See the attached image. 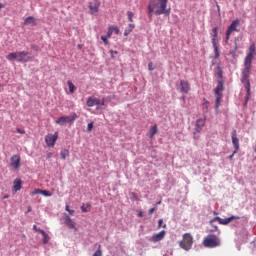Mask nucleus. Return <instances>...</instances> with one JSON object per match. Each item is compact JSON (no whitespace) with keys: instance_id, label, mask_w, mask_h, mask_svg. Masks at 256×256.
I'll return each mask as SVG.
<instances>
[{"instance_id":"19","label":"nucleus","mask_w":256,"mask_h":256,"mask_svg":"<svg viewBox=\"0 0 256 256\" xmlns=\"http://www.w3.org/2000/svg\"><path fill=\"white\" fill-rule=\"evenodd\" d=\"M86 105L87 107H95V105H101V100L94 97H88Z\"/></svg>"},{"instance_id":"35","label":"nucleus","mask_w":256,"mask_h":256,"mask_svg":"<svg viewBox=\"0 0 256 256\" xmlns=\"http://www.w3.org/2000/svg\"><path fill=\"white\" fill-rule=\"evenodd\" d=\"M111 35H113V26H110L109 28H108V31H107V37L108 38H111Z\"/></svg>"},{"instance_id":"17","label":"nucleus","mask_w":256,"mask_h":256,"mask_svg":"<svg viewBox=\"0 0 256 256\" xmlns=\"http://www.w3.org/2000/svg\"><path fill=\"white\" fill-rule=\"evenodd\" d=\"M232 144L234 145V153L239 151V138H237V130H233L232 132Z\"/></svg>"},{"instance_id":"52","label":"nucleus","mask_w":256,"mask_h":256,"mask_svg":"<svg viewBox=\"0 0 256 256\" xmlns=\"http://www.w3.org/2000/svg\"><path fill=\"white\" fill-rule=\"evenodd\" d=\"M31 211H32V208H31V206H28V210H27V213H31Z\"/></svg>"},{"instance_id":"30","label":"nucleus","mask_w":256,"mask_h":256,"mask_svg":"<svg viewBox=\"0 0 256 256\" xmlns=\"http://www.w3.org/2000/svg\"><path fill=\"white\" fill-rule=\"evenodd\" d=\"M247 94H246V101H245V105H247V103L249 102V99H251V86H249V89H246Z\"/></svg>"},{"instance_id":"5","label":"nucleus","mask_w":256,"mask_h":256,"mask_svg":"<svg viewBox=\"0 0 256 256\" xmlns=\"http://www.w3.org/2000/svg\"><path fill=\"white\" fill-rule=\"evenodd\" d=\"M225 87L223 86V80H220L214 89V93L216 95V109H219V105L221 103V99H223V90Z\"/></svg>"},{"instance_id":"34","label":"nucleus","mask_w":256,"mask_h":256,"mask_svg":"<svg viewBox=\"0 0 256 256\" xmlns=\"http://www.w3.org/2000/svg\"><path fill=\"white\" fill-rule=\"evenodd\" d=\"M41 195H44V197H51L53 194L47 190H42Z\"/></svg>"},{"instance_id":"24","label":"nucleus","mask_w":256,"mask_h":256,"mask_svg":"<svg viewBox=\"0 0 256 256\" xmlns=\"http://www.w3.org/2000/svg\"><path fill=\"white\" fill-rule=\"evenodd\" d=\"M38 233L43 235V243H44V245H47V243H49V239H50V237L47 234V232L45 230H38Z\"/></svg>"},{"instance_id":"31","label":"nucleus","mask_w":256,"mask_h":256,"mask_svg":"<svg viewBox=\"0 0 256 256\" xmlns=\"http://www.w3.org/2000/svg\"><path fill=\"white\" fill-rule=\"evenodd\" d=\"M248 55L254 57L255 55V44L250 45Z\"/></svg>"},{"instance_id":"32","label":"nucleus","mask_w":256,"mask_h":256,"mask_svg":"<svg viewBox=\"0 0 256 256\" xmlns=\"http://www.w3.org/2000/svg\"><path fill=\"white\" fill-rule=\"evenodd\" d=\"M127 15H128V19L131 23H133V17L135 16V14L131 11H128L127 12Z\"/></svg>"},{"instance_id":"40","label":"nucleus","mask_w":256,"mask_h":256,"mask_svg":"<svg viewBox=\"0 0 256 256\" xmlns=\"http://www.w3.org/2000/svg\"><path fill=\"white\" fill-rule=\"evenodd\" d=\"M109 53H110L112 59H115V55H117L119 52L110 50Z\"/></svg>"},{"instance_id":"41","label":"nucleus","mask_w":256,"mask_h":256,"mask_svg":"<svg viewBox=\"0 0 256 256\" xmlns=\"http://www.w3.org/2000/svg\"><path fill=\"white\" fill-rule=\"evenodd\" d=\"M87 131H88L89 133H91V132L93 131V122H91V123L88 124Z\"/></svg>"},{"instance_id":"3","label":"nucleus","mask_w":256,"mask_h":256,"mask_svg":"<svg viewBox=\"0 0 256 256\" xmlns=\"http://www.w3.org/2000/svg\"><path fill=\"white\" fill-rule=\"evenodd\" d=\"M193 243V235H191V233H184L182 235V240L179 241V247L184 251H191L193 248Z\"/></svg>"},{"instance_id":"60","label":"nucleus","mask_w":256,"mask_h":256,"mask_svg":"<svg viewBox=\"0 0 256 256\" xmlns=\"http://www.w3.org/2000/svg\"><path fill=\"white\" fill-rule=\"evenodd\" d=\"M9 196H4V199H8Z\"/></svg>"},{"instance_id":"9","label":"nucleus","mask_w":256,"mask_h":256,"mask_svg":"<svg viewBox=\"0 0 256 256\" xmlns=\"http://www.w3.org/2000/svg\"><path fill=\"white\" fill-rule=\"evenodd\" d=\"M10 165L14 171H19L21 168V156L19 154H14L10 158Z\"/></svg>"},{"instance_id":"61","label":"nucleus","mask_w":256,"mask_h":256,"mask_svg":"<svg viewBox=\"0 0 256 256\" xmlns=\"http://www.w3.org/2000/svg\"><path fill=\"white\" fill-rule=\"evenodd\" d=\"M0 87H2L1 83H0Z\"/></svg>"},{"instance_id":"1","label":"nucleus","mask_w":256,"mask_h":256,"mask_svg":"<svg viewBox=\"0 0 256 256\" xmlns=\"http://www.w3.org/2000/svg\"><path fill=\"white\" fill-rule=\"evenodd\" d=\"M167 3L169 0H150L148 4L149 17L155 15H169L171 9H167Z\"/></svg>"},{"instance_id":"43","label":"nucleus","mask_w":256,"mask_h":256,"mask_svg":"<svg viewBox=\"0 0 256 256\" xmlns=\"http://www.w3.org/2000/svg\"><path fill=\"white\" fill-rule=\"evenodd\" d=\"M161 227H163V219L158 221V229H161Z\"/></svg>"},{"instance_id":"15","label":"nucleus","mask_w":256,"mask_h":256,"mask_svg":"<svg viewBox=\"0 0 256 256\" xmlns=\"http://www.w3.org/2000/svg\"><path fill=\"white\" fill-rule=\"evenodd\" d=\"M191 90V85L189 84L188 81L186 80H181L180 81V93H189Z\"/></svg>"},{"instance_id":"48","label":"nucleus","mask_w":256,"mask_h":256,"mask_svg":"<svg viewBox=\"0 0 256 256\" xmlns=\"http://www.w3.org/2000/svg\"><path fill=\"white\" fill-rule=\"evenodd\" d=\"M17 133H21L22 135L25 134V130L17 129Z\"/></svg>"},{"instance_id":"6","label":"nucleus","mask_w":256,"mask_h":256,"mask_svg":"<svg viewBox=\"0 0 256 256\" xmlns=\"http://www.w3.org/2000/svg\"><path fill=\"white\" fill-rule=\"evenodd\" d=\"M75 119H77L76 113H73L71 116H61L56 120V125H65V123L71 125L75 122Z\"/></svg>"},{"instance_id":"14","label":"nucleus","mask_w":256,"mask_h":256,"mask_svg":"<svg viewBox=\"0 0 256 256\" xmlns=\"http://www.w3.org/2000/svg\"><path fill=\"white\" fill-rule=\"evenodd\" d=\"M64 223L66 227H68V229H74L75 231H77L76 223L73 219H71L69 215L64 216Z\"/></svg>"},{"instance_id":"23","label":"nucleus","mask_w":256,"mask_h":256,"mask_svg":"<svg viewBox=\"0 0 256 256\" xmlns=\"http://www.w3.org/2000/svg\"><path fill=\"white\" fill-rule=\"evenodd\" d=\"M214 49V59H219L221 57V53L219 52V43L212 44Z\"/></svg>"},{"instance_id":"21","label":"nucleus","mask_w":256,"mask_h":256,"mask_svg":"<svg viewBox=\"0 0 256 256\" xmlns=\"http://www.w3.org/2000/svg\"><path fill=\"white\" fill-rule=\"evenodd\" d=\"M22 186L23 180H21V178H16L13 182V190L15 191V193H17V191H21Z\"/></svg>"},{"instance_id":"29","label":"nucleus","mask_w":256,"mask_h":256,"mask_svg":"<svg viewBox=\"0 0 256 256\" xmlns=\"http://www.w3.org/2000/svg\"><path fill=\"white\" fill-rule=\"evenodd\" d=\"M67 84H68V89L70 93H75V84H73V82L70 80H68Z\"/></svg>"},{"instance_id":"42","label":"nucleus","mask_w":256,"mask_h":256,"mask_svg":"<svg viewBox=\"0 0 256 256\" xmlns=\"http://www.w3.org/2000/svg\"><path fill=\"white\" fill-rule=\"evenodd\" d=\"M113 33L119 35V28L117 26H113Z\"/></svg>"},{"instance_id":"49","label":"nucleus","mask_w":256,"mask_h":256,"mask_svg":"<svg viewBox=\"0 0 256 256\" xmlns=\"http://www.w3.org/2000/svg\"><path fill=\"white\" fill-rule=\"evenodd\" d=\"M129 33H131V30H125V32H124V35H125V37H127V35H129Z\"/></svg>"},{"instance_id":"58","label":"nucleus","mask_w":256,"mask_h":256,"mask_svg":"<svg viewBox=\"0 0 256 256\" xmlns=\"http://www.w3.org/2000/svg\"><path fill=\"white\" fill-rule=\"evenodd\" d=\"M181 100H182V101H185V96H182V97H181Z\"/></svg>"},{"instance_id":"8","label":"nucleus","mask_w":256,"mask_h":256,"mask_svg":"<svg viewBox=\"0 0 256 256\" xmlns=\"http://www.w3.org/2000/svg\"><path fill=\"white\" fill-rule=\"evenodd\" d=\"M57 139H59V132H55L54 134H48L45 137V143L47 147L53 148L55 147V143H57Z\"/></svg>"},{"instance_id":"20","label":"nucleus","mask_w":256,"mask_h":256,"mask_svg":"<svg viewBox=\"0 0 256 256\" xmlns=\"http://www.w3.org/2000/svg\"><path fill=\"white\" fill-rule=\"evenodd\" d=\"M219 29L217 27H214L212 29V32H211V41H212V44H215V43H219Z\"/></svg>"},{"instance_id":"39","label":"nucleus","mask_w":256,"mask_h":256,"mask_svg":"<svg viewBox=\"0 0 256 256\" xmlns=\"http://www.w3.org/2000/svg\"><path fill=\"white\" fill-rule=\"evenodd\" d=\"M65 211H68V212H69V215H73V214L75 213V210H71V209L69 208V205H66Z\"/></svg>"},{"instance_id":"51","label":"nucleus","mask_w":256,"mask_h":256,"mask_svg":"<svg viewBox=\"0 0 256 256\" xmlns=\"http://www.w3.org/2000/svg\"><path fill=\"white\" fill-rule=\"evenodd\" d=\"M235 152L232 153V155L229 156V159H233V157L235 156Z\"/></svg>"},{"instance_id":"4","label":"nucleus","mask_w":256,"mask_h":256,"mask_svg":"<svg viewBox=\"0 0 256 256\" xmlns=\"http://www.w3.org/2000/svg\"><path fill=\"white\" fill-rule=\"evenodd\" d=\"M202 245L208 249H215L221 245V240L216 235H208L203 239Z\"/></svg>"},{"instance_id":"33","label":"nucleus","mask_w":256,"mask_h":256,"mask_svg":"<svg viewBox=\"0 0 256 256\" xmlns=\"http://www.w3.org/2000/svg\"><path fill=\"white\" fill-rule=\"evenodd\" d=\"M93 256H103V252L101 251V245H99L98 250L93 254Z\"/></svg>"},{"instance_id":"50","label":"nucleus","mask_w":256,"mask_h":256,"mask_svg":"<svg viewBox=\"0 0 256 256\" xmlns=\"http://www.w3.org/2000/svg\"><path fill=\"white\" fill-rule=\"evenodd\" d=\"M130 29H135V25L134 24H129V26H128Z\"/></svg>"},{"instance_id":"12","label":"nucleus","mask_w":256,"mask_h":256,"mask_svg":"<svg viewBox=\"0 0 256 256\" xmlns=\"http://www.w3.org/2000/svg\"><path fill=\"white\" fill-rule=\"evenodd\" d=\"M99 7H101V2L97 0L88 3V8L90 9L91 15H97V13H99Z\"/></svg>"},{"instance_id":"28","label":"nucleus","mask_w":256,"mask_h":256,"mask_svg":"<svg viewBox=\"0 0 256 256\" xmlns=\"http://www.w3.org/2000/svg\"><path fill=\"white\" fill-rule=\"evenodd\" d=\"M60 157L63 160L67 159V157H69V150L67 149L62 150L60 153Z\"/></svg>"},{"instance_id":"11","label":"nucleus","mask_w":256,"mask_h":256,"mask_svg":"<svg viewBox=\"0 0 256 256\" xmlns=\"http://www.w3.org/2000/svg\"><path fill=\"white\" fill-rule=\"evenodd\" d=\"M251 71V68H244L242 71V83L245 87V89H248L249 91V86H251V82H249V73Z\"/></svg>"},{"instance_id":"38","label":"nucleus","mask_w":256,"mask_h":256,"mask_svg":"<svg viewBox=\"0 0 256 256\" xmlns=\"http://www.w3.org/2000/svg\"><path fill=\"white\" fill-rule=\"evenodd\" d=\"M41 193H42V190L41 189H35L31 194L32 195H41Z\"/></svg>"},{"instance_id":"27","label":"nucleus","mask_w":256,"mask_h":256,"mask_svg":"<svg viewBox=\"0 0 256 256\" xmlns=\"http://www.w3.org/2000/svg\"><path fill=\"white\" fill-rule=\"evenodd\" d=\"M202 111L203 113H209V101L204 100V103L202 104Z\"/></svg>"},{"instance_id":"26","label":"nucleus","mask_w":256,"mask_h":256,"mask_svg":"<svg viewBox=\"0 0 256 256\" xmlns=\"http://www.w3.org/2000/svg\"><path fill=\"white\" fill-rule=\"evenodd\" d=\"M82 213H89L91 211V204H83L81 206Z\"/></svg>"},{"instance_id":"16","label":"nucleus","mask_w":256,"mask_h":256,"mask_svg":"<svg viewBox=\"0 0 256 256\" xmlns=\"http://www.w3.org/2000/svg\"><path fill=\"white\" fill-rule=\"evenodd\" d=\"M205 118H200L196 120V125H195V133H201V131L203 130V127H205Z\"/></svg>"},{"instance_id":"56","label":"nucleus","mask_w":256,"mask_h":256,"mask_svg":"<svg viewBox=\"0 0 256 256\" xmlns=\"http://www.w3.org/2000/svg\"><path fill=\"white\" fill-rule=\"evenodd\" d=\"M126 30L130 31V33H131V31H133V29L130 27H128Z\"/></svg>"},{"instance_id":"2","label":"nucleus","mask_w":256,"mask_h":256,"mask_svg":"<svg viewBox=\"0 0 256 256\" xmlns=\"http://www.w3.org/2000/svg\"><path fill=\"white\" fill-rule=\"evenodd\" d=\"M8 61H17L18 63H29L33 57L29 56L27 51L11 52L6 56Z\"/></svg>"},{"instance_id":"59","label":"nucleus","mask_w":256,"mask_h":256,"mask_svg":"<svg viewBox=\"0 0 256 256\" xmlns=\"http://www.w3.org/2000/svg\"><path fill=\"white\" fill-rule=\"evenodd\" d=\"M157 205H161V201L157 202Z\"/></svg>"},{"instance_id":"57","label":"nucleus","mask_w":256,"mask_h":256,"mask_svg":"<svg viewBox=\"0 0 256 256\" xmlns=\"http://www.w3.org/2000/svg\"><path fill=\"white\" fill-rule=\"evenodd\" d=\"M162 227H163V229H166L167 228V224H164Z\"/></svg>"},{"instance_id":"25","label":"nucleus","mask_w":256,"mask_h":256,"mask_svg":"<svg viewBox=\"0 0 256 256\" xmlns=\"http://www.w3.org/2000/svg\"><path fill=\"white\" fill-rule=\"evenodd\" d=\"M157 131H158L157 124H155L154 126H152L150 128L149 138L153 139V137H155V135H157Z\"/></svg>"},{"instance_id":"45","label":"nucleus","mask_w":256,"mask_h":256,"mask_svg":"<svg viewBox=\"0 0 256 256\" xmlns=\"http://www.w3.org/2000/svg\"><path fill=\"white\" fill-rule=\"evenodd\" d=\"M148 213H149V215H153V213H155V208H150L148 210Z\"/></svg>"},{"instance_id":"54","label":"nucleus","mask_w":256,"mask_h":256,"mask_svg":"<svg viewBox=\"0 0 256 256\" xmlns=\"http://www.w3.org/2000/svg\"><path fill=\"white\" fill-rule=\"evenodd\" d=\"M99 105H105V100H102V101H100V104Z\"/></svg>"},{"instance_id":"22","label":"nucleus","mask_w":256,"mask_h":256,"mask_svg":"<svg viewBox=\"0 0 256 256\" xmlns=\"http://www.w3.org/2000/svg\"><path fill=\"white\" fill-rule=\"evenodd\" d=\"M251 63H253V56L247 54L244 60V67L251 69Z\"/></svg>"},{"instance_id":"55","label":"nucleus","mask_w":256,"mask_h":256,"mask_svg":"<svg viewBox=\"0 0 256 256\" xmlns=\"http://www.w3.org/2000/svg\"><path fill=\"white\" fill-rule=\"evenodd\" d=\"M126 30L130 31V33H131V31H133V29L130 27H128Z\"/></svg>"},{"instance_id":"10","label":"nucleus","mask_w":256,"mask_h":256,"mask_svg":"<svg viewBox=\"0 0 256 256\" xmlns=\"http://www.w3.org/2000/svg\"><path fill=\"white\" fill-rule=\"evenodd\" d=\"M239 219V216H231L228 218H224L222 219L221 217H215L212 221H210V224L213 225L214 221H218V223H220V225H229V223H231V221H235Z\"/></svg>"},{"instance_id":"7","label":"nucleus","mask_w":256,"mask_h":256,"mask_svg":"<svg viewBox=\"0 0 256 256\" xmlns=\"http://www.w3.org/2000/svg\"><path fill=\"white\" fill-rule=\"evenodd\" d=\"M239 23H240L239 19L232 21V23L230 24V26L226 31V41H229L234 31H236V33H239V29H237V27H239Z\"/></svg>"},{"instance_id":"46","label":"nucleus","mask_w":256,"mask_h":256,"mask_svg":"<svg viewBox=\"0 0 256 256\" xmlns=\"http://www.w3.org/2000/svg\"><path fill=\"white\" fill-rule=\"evenodd\" d=\"M53 157V153L49 152L46 154V159H51Z\"/></svg>"},{"instance_id":"47","label":"nucleus","mask_w":256,"mask_h":256,"mask_svg":"<svg viewBox=\"0 0 256 256\" xmlns=\"http://www.w3.org/2000/svg\"><path fill=\"white\" fill-rule=\"evenodd\" d=\"M137 213H138V217H143V211L138 210Z\"/></svg>"},{"instance_id":"37","label":"nucleus","mask_w":256,"mask_h":256,"mask_svg":"<svg viewBox=\"0 0 256 256\" xmlns=\"http://www.w3.org/2000/svg\"><path fill=\"white\" fill-rule=\"evenodd\" d=\"M148 69H149V71H155V65L153 64V62H150L148 64Z\"/></svg>"},{"instance_id":"36","label":"nucleus","mask_w":256,"mask_h":256,"mask_svg":"<svg viewBox=\"0 0 256 256\" xmlns=\"http://www.w3.org/2000/svg\"><path fill=\"white\" fill-rule=\"evenodd\" d=\"M109 37L107 36H101V40L103 41L104 45H109Z\"/></svg>"},{"instance_id":"44","label":"nucleus","mask_w":256,"mask_h":256,"mask_svg":"<svg viewBox=\"0 0 256 256\" xmlns=\"http://www.w3.org/2000/svg\"><path fill=\"white\" fill-rule=\"evenodd\" d=\"M33 229H34V231H36L37 233H39V231H43V229L37 228V225H34V226H33Z\"/></svg>"},{"instance_id":"53","label":"nucleus","mask_w":256,"mask_h":256,"mask_svg":"<svg viewBox=\"0 0 256 256\" xmlns=\"http://www.w3.org/2000/svg\"><path fill=\"white\" fill-rule=\"evenodd\" d=\"M4 7H5V4L0 3V9H4Z\"/></svg>"},{"instance_id":"18","label":"nucleus","mask_w":256,"mask_h":256,"mask_svg":"<svg viewBox=\"0 0 256 256\" xmlns=\"http://www.w3.org/2000/svg\"><path fill=\"white\" fill-rule=\"evenodd\" d=\"M23 25L24 27H28L29 25H31V27H35L37 25V19L33 16H29L25 18Z\"/></svg>"},{"instance_id":"13","label":"nucleus","mask_w":256,"mask_h":256,"mask_svg":"<svg viewBox=\"0 0 256 256\" xmlns=\"http://www.w3.org/2000/svg\"><path fill=\"white\" fill-rule=\"evenodd\" d=\"M165 235H167V231L162 230L159 233L154 234L150 238V241H152V243H159V241H163V239H165Z\"/></svg>"}]
</instances>
